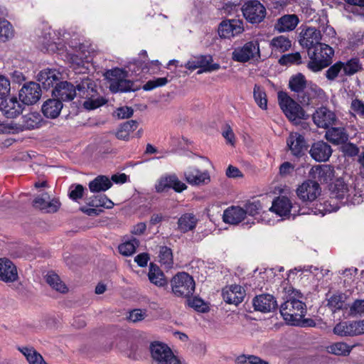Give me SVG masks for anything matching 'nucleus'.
Here are the masks:
<instances>
[{
	"label": "nucleus",
	"instance_id": "obj_24",
	"mask_svg": "<svg viewBox=\"0 0 364 364\" xmlns=\"http://www.w3.org/2000/svg\"><path fill=\"white\" fill-rule=\"evenodd\" d=\"M255 310L263 313L270 312L277 306L275 298L269 294H263L256 296L252 301Z\"/></svg>",
	"mask_w": 364,
	"mask_h": 364
},
{
	"label": "nucleus",
	"instance_id": "obj_15",
	"mask_svg": "<svg viewBox=\"0 0 364 364\" xmlns=\"http://www.w3.org/2000/svg\"><path fill=\"white\" fill-rule=\"evenodd\" d=\"M333 333L341 336H354L364 333V321L341 322L336 325Z\"/></svg>",
	"mask_w": 364,
	"mask_h": 364
},
{
	"label": "nucleus",
	"instance_id": "obj_52",
	"mask_svg": "<svg viewBox=\"0 0 364 364\" xmlns=\"http://www.w3.org/2000/svg\"><path fill=\"white\" fill-rule=\"evenodd\" d=\"M236 364H269L266 360L255 355H239L235 360Z\"/></svg>",
	"mask_w": 364,
	"mask_h": 364
},
{
	"label": "nucleus",
	"instance_id": "obj_32",
	"mask_svg": "<svg viewBox=\"0 0 364 364\" xmlns=\"http://www.w3.org/2000/svg\"><path fill=\"white\" fill-rule=\"evenodd\" d=\"M63 103L57 98L48 99L42 105V112L45 117L55 119L60 113Z\"/></svg>",
	"mask_w": 364,
	"mask_h": 364
},
{
	"label": "nucleus",
	"instance_id": "obj_60",
	"mask_svg": "<svg viewBox=\"0 0 364 364\" xmlns=\"http://www.w3.org/2000/svg\"><path fill=\"white\" fill-rule=\"evenodd\" d=\"M107 77L110 79H122L125 78L127 76V73L124 69L115 68L111 70H108L106 72Z\"/></svg>",
	"mask_w": 364,
	"mask_h": 364
},
{
	"label": "nucleus",
	"instance_id": "obj_18",
	"mask_svg": "<svg viewBox=\"0 0 364 364\" xmlns=\"http://www.w3.org/2000/svg\"><path fill=\"white\" fill-rule=\"evenodd\" d=\"M321 34L320 31L314 27H306L303 28L299 34L300 45L309 49L314 48L317 44H320Z\"/></svg>",
	"mask_w": 364,
	"mask_h": 364
},
{
	"label": "nucleus",
	"instance_id": "obj_21",
	"mask_svg": "<svg viewBox=\"0 0 364 364\" xmlns=\"http://www.w3.org/2000/svg\"><path fill=\"white\" fill-rule=\"evenodd\" d=\"M156 190L161 193L167 188H173L176 192H182L187 188V186L181 181L176 175H169L161 177L156 184Z\"/></svg>",
	"mask_w": 364,
	"mask_h": 364
},
{
	"label": "nucleus",
	"instance_id": "obj_54",
	"mask_svg": "<svg viewBox=\"0 0 364 364\" xmlns=\"http://www.w3.org/2000/svg\"><path fill=\"white\" fill-rule=\"evenodd\" d=\"M279 63L283 65L293 63L300 64L301 63V57L299 53L287 54L281 57Z\"/></svg>",
	"mask_w": 364,
	"mask_h": 364
},
{
	"label": "nucleus",
	"instance_id": "obj_29",
	"mask_svg": "<svg viewBox=\"0 0 364 364\" xmlns=\"http://www.w3.org/2000/svg\"><path fill=\"white\" fill-rule=\"evenodd\" d=\"M299 23V19L296 14H286L277 20L274 28L280 33L291 31Z\"/></svg>",
	"mask_w": 364,
	"mask_h": 364
},
{
	"label": "nucleus",
	"instance_id": "obj_37",
	"mask_svg": "<svg viewBox=\"0 0 364 364\" xmlns=\"http://www.w3.org/2000/svg\"><path fill=\"white\" fill-rule=\"evenodd\" d=\"M148 277L149 281L157 287H165L168 284L163 272L154 264H150Z\"/></svg>",
	"mask_w": 364,
	"mask_h": 364
},
{
	"label": "nucleus",
	"instance_id": "obj_31",
	"mask_svg": "<svg viewBox=\"0 0 364 364\" xmlns=\"http://www.w3.org/2000/svg\"><path fill=\"white\" fill-rule=\"evenodd\" d=\"M245 218V210L239 206H231L227 208L223 215L225 223L237 225L241 223Z\"/></svg>",
	"mask_w": 364,
	"mask_h": 364
},
{
	"label": "nucleus",
	"instance_id": "obj_35",
	"mask_svg": "<svg viewBox=\"0 0 364 364\" xmlns=\"http://www.w3.org/2000/svg\"><path fill=\"white\" fill-rule=\"evenodd\" d=\"M326 139L334 144H339L348 140V134L343 127H331L325 134Z\"/></svg>",
	"mask_w": 364,
	"mask_h": 364
},
{
	"label": "nucleus",
	"instance_id": "obj_23",
	"mask_svg": "<svg viewBox=\"0 0 364 364\" xmlns=\"http://www.w3.org/2000/svg\"><path fill=\"white\" fill-rule=\"evenodd\" d=\"M183 175L186 182L191 186L205 185L210 181V175L207 171L202 172L195 167H188L184 171Z\"/></svg>",
	"mask_w": 364,
	"mask_h": 364
},
{
	"label": "nucleus",
	"instance_id": "obj_20",
	"mask_svg": "<svg viewBox=\"0 0 364 364\" xmlns=\"http://www.w3.org/2000/svg\"><path fill=\"white\" fill-rule=\"evenodd\" d=\"M33 205L46 213H55L60 206V203L57 199L50 200L48 193H43L33 200Z\"/></svg>",
	"mask_w": 364,
	"mask_h": 364
},
{
	"label": "nucleus",
	"instance_id": "obj_53",
	"mask_svg": "<svg viewBox=\"0 0 364 364\" xmlns=\"http://www.w3.org/2000/svg\"><path fill=\"white\" fill-rule=\"evenodd\" d=\"M329 353L338 355H346L350 351L348 346L343 342H338L331 345L328 348Z\"/></svg>",
	"mask_w": 364,
	"mask_h": 364
},
{
	"label": "nucleus",
	"instance_id": "obj_51",
	"mask_svg": "<svg viewBox=\"0 0 364 364\" xmlns=\"http://www.w3.org/2000/svg\"><path fill=\"white\" fill-rule=\"evenodd\" d=\"M345 296L343 294H334L328 301V306L333 311L340 310L344 307Z\"/></svg>",
	"mask_w": 364,
	"mask_h": 364
},
{
	"label": "nucleus",
	"instance_id": "obj_9",
	"mask_svg": "<svg viewBox=\"0 0 364 364\" xmlns=\"http://www.w3.org/2000/svg\"><path fill=\"white\" fill-rule=\"evenodd\" d=\"M296 206L293 205L290 200L284 196L277 197L273 200L272 206L269 208L270 211L274 212L279 216H286L293 211L292 215L294 216L297 212L298 215L311 214L313 213L314 215L317 214L316 210H314L313 208L309 209L306 211L304 208H299L296 210Z\"/></svg>",
	"mask_w": 364,
	"mask_h": 364
},
{
	"label": "nucleus",
	"instance_id": "obj_55",
	"mask_svg": "<svg viewBox=\"0 0 364 364\" xmlns=\"http://www.w3.org/2000/svg\"><path fill=\"white\" fill-rule=\"evenodd\" d=\"M168 82L167 77H158L151 80H149L143 86V89L146 91H150L156 87H161L166 85Z\"/></svg>",
	"mask_w": 364,
	"mask_h": 364
},
{
	"label": "nucleus",
	"instance_id": "obj_64",
	"mask_svg": "<svg viewBox=\"0 0 364 364\" xmlns=\"http://www.w3.org/2000/svg\"><path fill=\"white\" fill-rule=\"evenodd\" d=\"M350 108L358 115L364 117V103L358 99H355L352 101Z\"/></svg>",
	"mask_w": 364,
	"mask_h": 364
},
{
	"label": "nucleus",
	"instance_id": "obj_62",
	"mask_svg": "<svg viewBox=\"0 0 364 364\" xmlns=\"http://www.w3.org/2000/svg\"><path fill=\"white\" fill-rule=\"evenodd\" d=\"M351 315H362L364 314V299L355 300L350 308Z\"/></svg>",
	"mask_w": 364,
	"mask_h": 364
},
{
	"label": "nucleus",
	"instance_id": "obj_42",
	"mask_svg": "<svg viewBox=\"0 0 364 364\" xmlns=\"http://www.w3.org/2000/svg\"><path fill=\"white\" fill-rule=\"evenodd\" d=\"M46 280L57 291L65 293L68 291L66 285L60 280L59 276L53 272H50L46 274Z\"/></svg>",
	"mask_w": 364,
	"mask_h": 364
},
{
	"label": "nucleus",
	"instance_id": "obj_10",
	"mask_svg": "<svg viewBox=\"0 0 364 364\" xmlns=\"http://www.w3.org/2000/svg\"><path fill=\"white\" fill-rule=\"evenodd\" d=\"M259 58H260L259 45L257 41H249L242 46L235 48L232 53V60L239 63H246Z\"/></svg>",
	"mask_w": 364,
	"mask_h": 364
},
{
	"label": "nucleus",
	"instance_id": "obj_12",
	"mask_svg": "<svg viewBox=\"0 0 364 364\" xmlns=\"http://www.w3.org/2000/svg\"><path fill=\"white\" fill-rule=\"evenodd\" d=\"M42 122L41 115L38 112H30L23 115L18 122H11L10 127L16 132L37 129Z\"/></svg>",
	"mask_w": 364,
	"mask_h": 364
},
{
	"label": "nucleus",
	"instance_id": "obj_57",
	"mask_svg": "<svg viewBox=\"0 0 364 364\" xmlns=\"http://www.w3.org/2000/svg\"><path fill=\"white\" fill-rule=\"evenodd\" d=\"M362 195L360 193L358 194L355 190V192H350L346 195V198L344 200V201H342V204L347 205H355L360 204L362 203Z\"/></svg>",
	"mask_w": 364,
	"mask_h": 364
},
{
	"label": "nucleus",
	"instance_id": "obj_33",
	"mask_svg": "<svg viewBox=\"0 0 364 364\" xmlns=\"http://www.w3.org/2000/svg\"><path fill=\"white\" fill-rule=\"evenodd\" d=\"M198 219L193 213H187L183 214L178 220V229L183 233L195 229Z\"/></svg>",
	"mask_w": 364,
	"mask_h": 364
},
{
	"label": "nucleus",
	"instance_id": "obj_63",
	"mask_svg": "<svg viewBox=\"0 0 364 364\" xmlns=\"http://www.w3.org/2000/svg\"><path fill=\"white\" fill-rule=\"evenodd\" d=\"M39 43H41L43 47L46 49H48V48L54 43L53 38L51 37V33L50 29L45 31L43 36H39Z\"/></svg>",
	"mask_w": 364,
	"mask_h": 364
},
{
	"label": "nucleus",
	"instance_id": "obj_3",
	"mask_svg": "<svg viewBox=\"0 0 364 364\" xmlns=\"http://www.w3.org/2000/svg\"><path fill=\"white\" fill-rule=\"evenodd\" d=\"M277 96L279 105L289 121L297 124L300 120L308 118V115L302 107L287 92L280 91Z\"/></svg>",
	"mask_w": 364,
	"mask_h": 364
},
{
	"label": "nucleus",
	"instance_id": "obj_56",
	"mask_svg": "<svg viewBox=\"0 0 364 364\" xmlns=\"http://www.w3.org/2000/svg\"><path fill=\"white\" fill-rule=\"evenodd\" d=\"M304 271L310 272L311 273H314L315 271L319 272V273L321 274V277L326 276L329 272V270H327V269L319 270V269L316 267L304 266V267H295L294 269H291L289 272L288 277H289L291 274H294V273H296L299 272H304Z\"/></svg>",
	"mask_w": 364,
	"mask_h": 364
},
{
	"label": "nucleus",
	"instance_id": "obj_13",
	"mask_svg": "<svg viewBox=\"0 0 364 364\" xmlns=\"http://www.w3.org/2000/svg\"><path fill=\"white\" fill-rule=\"evenodd\" d=\"M243 31V22L239 19L223 20L220 23L218 29V35L222 38H230Z\"/></svg>",
	"mask_w": 364,
	"mask_h": 364
},
{
	"label": "nucleus",
	"instance_id": "obj_28",
	"mask_svg": "<svg viewBox=\"0 0 364 364\" xmlns=\"http://www.w3.org/2000/svg\"><path fill=\"white\" fill-rule=\"evenodd\" d=\"M61 74L55 69L42 70L37 76L38 81L41 83L43 87L46 90L53 87L55 83H58Z\"/></svg>",
	"mask_w": 364,
	"mask_h": 364
},
{
	"label": "nucleus",
	"instance_id": "obj_22",
	"mask_svg": "<svg viewBox=\"0 0 364 364\" xmlns=\"http://www.w3.org/2000/svg\"><path fill=\"white\" fill-rule=\"evenodd\" d=\"M313 120L317 127L326 129L335 124L336 117L333 112L321 107L314 113Z\"/></svg>",
	"mask_w": 364,
	"mask_h": 364
},
{
	"label": "nucleus",
	"instance_id": "obj_17",
	"mask_svg": "<svg viewBox=\"0 0 364 364\" xmlns=\"http://www.w3.org/2000/svg\"><path fill=\"white\" fill-rule=\"evenodd\" d=\"M287 144L291 154L296 157L304 156L308 149L304 137L298 132L291 133L287 139Z\"/></svg>",
	"mask_w": 364,
	"mask_h": 364
},
{
	"label": "nucleus",
	"instance_id": "obj_43",
	"mask_svg": "<svg viewBox=\"0 0 364 364\" xmlns=\"http://www.w3.org/2000/svg\"><path fill=\"white\" fill-rule=\"evenodd\" d=\"M343 75L351 76L363 69V65L358 58H353L343 63Z\"/></svg>",
	"mask_w": 364,
	"mask_h": 364
},
{
	"label": "nucleus",
	"instance_id": "obj_49",
	"mask_svg": "<svg viewBox=\"0 0 364 364\" xmlns=\"http://www.w3.org/2000/svg\"><path fill=\"white\" fill-rule=\"evenodd\" d=\"M343 62L338 61L333 65H331L328 69L326 71L325 76L330 80H335L339 75H343Z\"/></svg>",
	"mask_w": 364,
	"mask_h": 364
},
{
	"label": "nucleus",
	"instance_id": "obj_36",
	"mask_svg": "<svg viewBox=\"0 0 364 364\" xmlns=\"http://www.w3.org/2000/svg\"><path fill=\"white\" fill-rule=\"evenodd\" d=\"M112 186V181L105 176H98L89 183V188L92 193L106 191Z\"/></svg>",
	"mask_w": 364,
	"mask_h": 364
},
{
	"label": "nucleus",
	"instance_id": "obj_26",
	"mask_svg": "<svg viewBox=\"0 0 364 364\" xmlns=\"http://www.w3.org/2000/svg\"><path fill=\"white\" fill-rule=\"evenodd\" d=\"M309 153L316 161H326L332 154V149L328 143L318 141L312 144Z\"/></svg>",
	"mask_w": 364,
	"mask_h": 364
},
{
	"label": "nucleus",
	"instance_id": "obj_61",
	"mask_svg": "<svg viewBox=\"0 0 364 364\" xmlns=\"http://www.w3.org/2000/svg\"><path fill=\"white\" fill-rule=\"evenodd\" d=\"M70 60L73 70H77L79 69V72L81 73L82 70L85 69L84 68V59L82 56L79 57L77 54H71Z\"/></svg>",
	"mask_w": 364,
	"mask_h": 364
},
{
	"label": "nucleus",
	"instance_id": "obj_2",
	"mask_svg": "<svg viewBox=\"0 0 364 364\" xmlns=\"http://www.w3.org/2000/svg\"><path fill=\"white\" fill-rule=\"evenodd\" d=\"M310 60L307 68L312 72L316 73L328 67L332 63L334 55L333 49L326 43L317 44L314 48L308 50Z\"/></svg>",
	"mask_w": 364,
	"mask_h": 364
},
{
	"label": "nucleus",
	"instance_id": "obj_34",
	"mask_svg": "<svg viewBox=\"0 0 364 364\" xmlns=\"http://www.w3.org/2000/svg\"><path fill=\"white\" fill-rule=\"evenodd\" d=\"M350 192H355V188L351 186L348 187L342 179H337L332 188L331 194L334 198L340 200L341 203L342 204V201L346 200V195Z\"/></svg>",
	"mask_w": 364,
	"mask_h": 364
},
{
	"label": "nucleus",
	"instance_id": "obj_50",
	"mask_svg": "<svg viewBox=\"0 0 364 364\" xmlns=\"http://www.w3.org/2000/svg\"><path fill=\"white\" fill-rule=\"evenodd\" d=\"M262 208L263 206L260 200H253L247 202L243 209L245 211V215L248 214L249 215L255 216L260 213Z\"/></svg>",
	"mask_w": 364,
	"mask_h": 364
},
{
	"label": "nucleus",
	"instance_id": "obj_30",
	"mask_svg": "<svg viewBox=\"0 0 364 364\" xmlns=\"http://www.w3.org/2000/svg\"><path fill=\"white\" fill-rule=\"evenodd\" d=\"M139 89L134 83L125 78L110 79L109 90L113 93L134 92Z\"/></svg>",
	"mask_w": 364,
	"mask_h": 364
},
{
	"label": "nucleus",
	"instance_id": "obj_44",
	"mask_svg": "<svg viewBox=\"0 0 364 364\" xmlns=\"http://www.w3.org/2000/svg\"><path fill=\"white\" fill-rule=\"evenodd\" d=\"M291 41L284 36H277L271 41V46L275 52L284 53L291 48Z\"/></svg>",
	"mask_w": 364,
	"mask_h": 364
},
{
	"label": "nucleus",
	"instance_id": "obj_40",
	"mask_svg": "<svg viewBox=\"0 0 364 364\" xmlns=\"http://www.w3.org/2000/svg\"><path fill=\"white\" fill-rule=\"evenodd\" d=\"M199 68H202V70H199L198 73L203 72H212L220 69V65L218 63H213V59L210 55H199L197 57Z\"/></svg>",
	"mask_w": 364,
	"mask_h": 364
},
{
	"label": "nucleus",
	"instance_id": "obj_47",
	"mask_svg": "<svg viewBox=\"0 0 364 364\" xmlns=\"http://www.w3.org/2000/svg\"><path fill=\"white\" fill-rule=\"evenodd\" d=\"M253 97L256 104L262 109H267V95L263 87L260 85H255L253 90Z\"/></svg>",
	"mask_w": 364,
	"mask_h": 364
},
{
	"label": "nucleus",
	"instance_id": "obj_1",
	"mask_svg": "<svg viewBox=\"0 0 364 364\" xmlns=\"http://www.w3.org/2000/svg\"><path fill=\"white\" fill-rule=\"evenodd\" d=\"M78 97L85 99L82 105L85 109L93 110L105 104L107 100L101 96H97L95 82L87 76L83 75L80 81L77 82Z\"/></svg>",
	"mask_w": 364,
	"mask_h": 364
},
{
	"label": "nucleus",
	"instance_id": "obj_39",
	"mask_svg": "<svg viewBox=\"0 0 364 364\" xmlns=\"http://www.w3.org/2000/svg\"><path fill=\"white\" fill-rule=\"evenodd\" d=\"M87 204L90 207L105 208L110 209L114 206V203L105 194H98L87 198Z\"/></svg>",
	"mask_w": 364,
	"mask_h": 364
},
{
	"label": "nucleus",
	"instance_id": "obj_6",
	"mask_svg": "<svg viewBox=\"0 0 364 364\" xmlns=\"http://www.w3.org/2000/svg\"><path fill=\"white\" fill-rule=\"evenodd\" d=\"M152 360L155 364H183L166 344L155 341L150 345Z\"/></svg>",
	"mask_w": 364,
	"mask_h": 364
},
{
	"label": "nucleus",
	"instance_id": "obj_41",
	"mask_svg": "<svg viewBox=\"0 0 364 364\" xmlns=\"http://www.w3.org/2000/svg\"><path fill=\"white\" fill-rule=\"evenodd\" d=\"M18 350L23 354L29 364H47L42 355L34 348L22 347Z\"/></svg>",
	"mask_w": 364,
	"mask_h": 364
},
{
	"label": "nucleus",
	"instance_id": "obj_8",
	"mask_svg": "<svg viewBox=\"0 0 364 364\" xmlns=\"http://www.w3.org/2000/svg\"><path fill=\"white\" fill-rule=\"evenodd\" d=\"M241 10L244 18L252 24L262 22L267 15L265 6L258 0L247 1L243 4Z\"/></svg>",
	"mask_w": 364,
	"mask_h": 364
},
{
	"label": "nucleus",
	"instance_id": "obj_11",
	"mask_svg": "<svg viewBox=\"0 0 364 364\" xmlns=\"http://www.w3.org/2000/svg\"><path fill=\"white\" fill-rule=\"evenodd\" d=\"M76 78L75 84L68 81H62L55 86L52 91V95L54 97L62 101H71L75 97L78 96L77 90V82L80 81V77Z\"/></svg>",
	"mask_w": 364,
	"mask_h": 364
},
{
	"label": "nucleus",
	"instance_id": "obj_19",
	"mask_svg": "<svg viewBox=\"0 0 364 364\" xmlns=\"http://www.w3.org/2000/svg\"><path fill=\"white\" fill-rule=\"evenodd\" d=\"M24 106L16 97L3 99L0 102V112L6 118H15L23 111Z\"/></svg>",
	"mask_w": 364,
	"mask_h": 364
},
{
	"label": "nucleus",
	"instance_id": "obj_48",
	"mask_svg": "<svg viewBox=\"0 0 364 364\" xmlns=\"http://www.w3.org/2000/svg\"><path fill=\"white\" fill-rule=\"evenodd\" d=\"M160 262L165 266L166 268H171L173 264V253L171 248L166 246L160 247L159 254Z\"/></svg>",
	"mask_w": 364,
	"mask_h": 364
},
{
	"label": "nucleus",
	"instance_id": "obj_16",
	"mask_svg": "<svg viewBox=\"0 0 364 364\" xmlns=\"http://www.w3.org/2000/svg\"><path fill=\"white\" fill-rule=\"evenodd\" d=\"M298 197L302 201H314L321 193L319 184L314 181H304L296 190Z\"/></svg>",
	"mask_w": 364,
	"mask_h": 364
},
{
	"label": "nucleus",
	"instance_id": "obj_27",
	"mask_svg": "<svg viewBox=\"0 0 364 364\" xmlns=\"http://www.w3.org/2000/svg\"><path fill=\"white\" fill-rule=\"evenodd\" d=\"M18 278L16 266L6 258H0V280L5 282H12Z\"/></svg>",
	"mask_w": 364,
	"mask_h": 364
},
{
	"label": "nucleus",
	"instance_id": "obj_45",
	"mask_svg": "<svg viewBox=\"0 0 364 364\" xmlns=\"http://www.w3.org/2000/svg\"><path fill=\"white\" fill-rule=\"evenodd\" d=\"M139 245V241L136 238L132 237L131 240L124 241L119 245L118 250L122 255L131 256L136 252V249Z\"/></svg>",
	"mask_w": 364,
	"mask_h": 364
},
{
	"label": "nucleus",
	"instance_id": "obj_58",
	"mask_svg": "<svg viewBox=\"0 0 364 364\" xmlns=\"http://www.w3.org/2000/svg\"><path fill=\"white\" fill-rule=\"evenodd\" d=\"M11 84L9 80L4 75H0V99L3 100L10 92Z\"/></svg>",
	"mask_w": 364,
	"mask_h": 364
},
{
	"label": "nucleus",
	"instance_id": "obj_5",
	"mask_svg": "<svg viewBox=\"0 0 364 364\" xmlns=\"http://www.w3.org/2000/svg\"><path fill=\"white\" fill-rule=\"evenodd\" d=\"M289 87L292 92L297 93L300 102L303 104H309L311 98L309 90L314 94H316L317 91L320 90V88L316 85L308 84L305 76L301 73H297L290 77Z\"/></svg>",
	"mask_w": 364,
	"mask_h": 364
},
{
	"label": "nucleus",
	"instance_id": "obj_38",
	"mask_svg": "<svg viewBox=\"0 0 364 364\" xmlns=\"http://www.w3.org/2000/svg\"><path fill=\"white\" fill-rule=\"evenodd\" d=\"M315 177L321 183H328L334 176V170L329 165H318L315 167Z\"/></svg>",
	"mask_w": 364,
	"mask_h": 364
},
{
	"label": "nucleus",
	"instance_id": "obj_46",
	"mask_svg": "<svg viewBox=\"0 0 364 364\" xmlns=\"http://www.w3.org/2000/svg\"><path fill=\"white\" fill-rule=\"evenodd\" d=\"M14 36V31L11 23L4 18H0V42H6Z\"/></svg>",
	"mask_w": 364,
	"mask_h": 364
},
{
	"label": "nucleus",
	"instance_id": "obj_7",
	"mask_svg": "<svg viewBox=\"0 0 364 364\" xmlns=\"http://www.w3.org/2000/svg\"><path fill=\"white\" fill-rule=\"evenodd\" d=\"M173 294L178 297L188 298L195 291L193 278L186 272L176 274L171 280Z\"/></svg>",
	"mask_w": 364,
	"mask_h": 364
},
{
	"label": "nucleus",
	"instance_id": "obj_4",
	"mask_svg": "<svg viewBox=\"0 0 364 364\" xmlns=\"http://www.w3.org/2000/svg\"><path fill=\"white\" fill-rule=\"evenodd\" d=\"M306 312V304L297 299H289L280 306V314L287 323L299 326Z\"/></svg>",
	"mask_w": 364,
	"mask_h": 364
},
{
	"label": "nucleus",
	"instance_id": "obj_59",
	"mask_svg": "<svg viewBox=\"0 0 364 364\" xmlns=\"http://www.w3.org/2000/svg\"><path fill=\"white\" fill-rule=\"evenodd\" d=\"M84 191L85 188L82 185H73L70 188L69 197L73 200L77 201V200L81 199L82 198Z\"/></svg>",
	"mask_w": 364,
	"mask_h": 364
},
{
	"label": "nucleus",
	"instance_id": "obj_14",
	"mask_svg": "<svg viewBox=\"0 0 364 364\" xmlns=\"http://www.w3.org/2000/svg\"><path fill=\"white\" fill-rule=\"evenodd\" d=\"M19 99L23 105H33L41 97V89L38 83L30 82L23 85L19 91Z\"/></svg>",
	"mask_w": 364,
	"mask_h": 364
},
{
	"label": "nucleus",
	"instance_id": "obj_25",
	"mask_svg": "<svg viewBox=\"0 0 364 364\" xmlns=\"http://www.w3.org/2000/svg\"><path fill=\"white\" fill-rule=\"evenodd\" d=\"M245 296V291L240 285H230L223 290V299L230 304L238 305L243 301Z\"/></svg>",
	"mask_w": 364,
	"mask_h": 364
}]
</instances>
